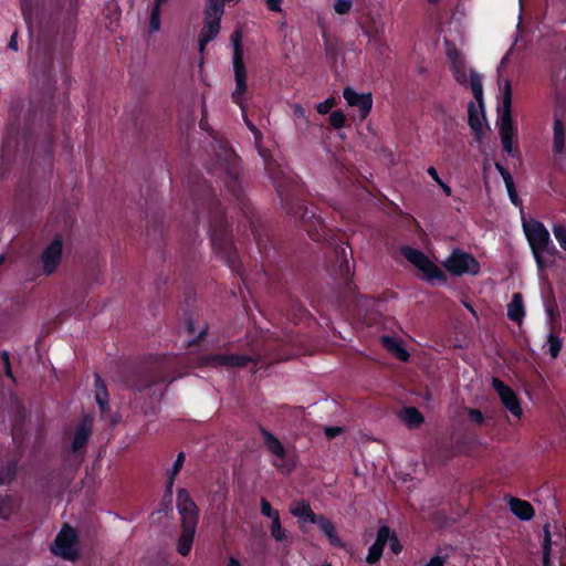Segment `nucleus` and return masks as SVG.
<instances>
[{"label":"nucleus","mask_w":566,"mask_h":566,"mask_svg":"<svg viewBox=\"0 0 566 566\" xmlns=\"http://www.w3.org/2000/svg\"><path fill=\"white\" fill-rule=\"evenodd\" d=\"M13 510V501L11 495H0V518L9 520Z\"/></svg>","instance_id":"obj_37"},{"label":"nucleus","mask_w":566,"mask_h":566,"mask_svg":"<svg viewBox=\"0 0 566 566\" xmlns=\"http://www.w3.org/2000/svg\"><path fill=\"white\" fill-rule=\"evenodd\" d=\"M290 512L293 516L311 524L315 523L318 517V515H316L311 509L310 503L305 500H301L296 504L292 505Z\"/></svg>","instance_id":"obj_25"},{"label":"nucleus","mask_w":566,"mask_h":566,"mask_svg":"<svg viewBox=\"0 0 566 566\" xmlns=\"http://www.w3.org/2000/svg\"><path fill=\"white\" fill-rule=\"evenodd\" d=\"M547 344H548V354L552 358H557L562 348H563V339L557 335L549 333L547 335Z\"/></svg>","instance_id":"obj_35"},{"label":"nucleus","mask_w":566,"mask_h":566,"mask_svg":"<svg viewBox=\"0 0 566 566\" xmlns=\"http://www.w3.org/2000/svg\"><path fill=\"white\" fill-rule=\"evenodd\" d=\"M95 401L101 410V413L108 411L109 395L102 377L95 374Z\"/></svg>","instance_id":"obj_26"},{"label":"nucleus","mask_w":566,"mask_h":566,"mask_svg":"<svg viewBox=\"0 0 566 566\" xmlns=\"http://www.w3.org/2000/svg\"><path fill=\"white\" fill-rule=\"evenodd\" d=\"M176 507L180 515L181 526H198L200 511L188 490L184 488L178 489Z\"/></svg>","instance_id":"obj_13"},{"label":"nucleus","mask_w":566,"mask_h":566,"mask_svg":"<svg viewBox=\"0 0 566 566\" xmlns=\"http://www.w3.org/2000/svg\"><path fill=\"white\" fill-rule=\"evenodd\" d=\"M485 119V115H482V109L480 108V113L475 107L473 102H470L468 105V124L472 129L475 139L480 140L483 135V120Z\"/></svg>","instance_id":"obj_21"},{"label":"nucleus","mask_w":566,"mask_h":566,"mask_svg":"<svg viewBox=\"0 0 566 566\" xmlns=\"http://www.w3.org/2000/svg\"><path fill=\"white\" fill-rule=\"evenodd\" d=\"M160 29V11L151 9L149 19V31L157 32Z\"/></svg>","instance_id":"obj_50"},{"label":"nucleus","mask_w":566,"mask_h":566,"mask_svg":"<svg viewBox=\"0 0 566 566\" xmlns=\"http://www.w3.org/2000/svg\"><path fill=\"white\" fill-rule=\"evenodd\" d=\"M470 87L471 92L479 104V108L483 111V85L482 77L479 73L470 71Z\"/></svg>","instance_id":"obj_30"},{"label":"nucleus","mask_w":566,"mask_h":566,"mask_svg":"<svg viewBox=\"0 0 566 566\" xmlns=\"http://www.w3.org/2000/svg\"><path fill=\"white\" fill-rule=\"evenodd\" d=\"M343 97L350 107L358 108L361 120L367 118L373 108L371 93L359 94L353 87L346 86L343 90Z\"/></svg>","instance_id":"obj_16"},{"label":"nucleus","mask_w":566,"mask_h":566,"mask_svg":"<svg viewBox=\"0 0 566 566\" xmlns=\"http://www.w3.org/2000/svg\"><path fill=\"white\" fill-rule=\"evenodd\" d=\"M512 88L511 83L507 81L503 88L502 107H501V125L500 137L503 150L511 156H514L513 137L515 128L512 120Z\"/></svg>","instance_id":"obj_9"},{"label":"nucleus","mask_w":566,"mask_h":566,"mask_svg":"<svg viewBox=\"0 0 566 566\" xmlns=\"http://www.w3.org/2000/svg\"><path fill=\"white\" fill-rule=\"evenodd\" d=\"M0 358L2 360L3 366L11 365L10 363V355L8 350H2L0 353Z\"/></svg>","instance_id":"obj_62"},{"label":"nucleus","mask_w":566,"mask_h":566,"mask_svg":"<svg viewBox=\"0 0 566 566\" xmlns=\"http://www.w3.org/2000/svg\"><path fill=\"white\" fill-rule=\"evenodd\" d=\"M221 19L205 15L203 27L199 33L198 44L199 51L202 53L206 45L211 42L220 32Z\"/></svg>","instance_id":"obj_17"},{"label":"nucleus","mask_w":566,"mask_h":566,"mask_svg":"<svg viewBox=\"0 0 566 566\" xmlns=\"http://www.w3.org/2000/svg\"><path fill=\"white\" fill-rule=\"evenodd\" d=\"M77 541L76 532L66 524L55 537L53 553L66 560L75 562L80 556L76 548Z\"/></svg>","instance_id":"obj_12"},{"label":"nucleus","mask_w":566,"mask_h":566,"mask_svg":"<svg viewBox=\"0 0 566 566\" xmlns=\"http://www.w3.org/2000/svg\"><path fill=\"white\" fill-rule=\"evenodd\" d=\"M227 566H242V565H241L239 559H237L233 556H230L229 559H228Z\"/></svg>","instance_id":"obj_64"},{"label":"nucleus","mask_w":566,"mask_h":566,"mask_svg":"<svg viewBox=\"0 0 566 566\" xmlns=\"http://www.w3.org/2000/svg\"><path fill=\"white\" fill-rule=\"evenodd\" d=\"M443 268L454 276L464 274L476 275L480 272L479 261L468 252L455 248L450 255L443 261Z\"/></svg>","instance_id":"obj_10"},{"label":"nucleus","mask_w":566,"mask_h":566,"mask_svg":"<svg viewBox=\"0 0 566 566\" xmlns=\"http://www.w3.org/2000/svg\"><path fill=\"white\" fill-rule=\"evenodd\" d=\"M271 536L276 542H284L286 541V531L282 527L281 518H273L271 526H270Z\"/></svg>","instance_id":"obj_38"},{"label":"nucleus","mask_w":566,"mask_h":566,"mask_svg":"<svg viewBox=\"0 0 566 566\" xmlns=\"http://www.w3.org/2000/svg\"><path fill=\"white\" fill-rule=\"evenodd\" d=\"M468 417H469V420L471 422H473L474 424L476 426H482L484 423V415L482 413V411H480L479 409H475V408H465L464 409Z\"/></svg>","instance_id":"obj_46"},{"label":"nucleus","mask_w":566,"mask_h":566,"mask_svg":"<svg viewBox=\"0 0 566 566\" xmlns=\"http://www.w3.org/2000/svg\"><path fill=\"white\" fill-rule=\"evenodd\" d=\"M343 432V428L342 427H334V426H331V427H326L325 430H324V433L325 436L328 438V439H335L336 437H338L340 433Z\"/></svg>","instance_id":"obj_52"},{"label":"nucleus","mask_w":566,"mask_h":566,"mask_svg":"<svg viewBox=\"0 0 566 566\" xmlns=\"http://www.w3.org/2000/svg\"><path fill=\"white\" fill-rule=\"evenodd\" d=\"M187 185L193 201V218L197 223L199 214L207 211L209 216V234L213 251L226 262L232 272L242 276V262L232 240V232L224 209L217 198L211 185L199 172L190 174Z\"/></svg>","instance_id":"obj_3"},{"label":"nucleus","mask_w":566,"mask_h":566,"mask_svg":"<svg viewBox=\"0 0 566 566\" xmlns=\"http://www.w3.org/2000/svg\"><path fill=\"white\" fill-rule=\"evenodd\" d=\"M543 566H552L551 564V552H552V535H551V526L546 523L543 527Z\"/></svg>","instance_id":"obj_31"},{"label":"nucleus","mask_w":566,"mask_h":566,"mask_svg":"<svg viewBox=\"0 0 566 566\" xmlns=\"http://www.w3.org/2000/svg\"><path fill=\"white\" fill-rule=\"evenodd\" d=\"M226 3L221 0H207L203 15L221 19L224 13Z\"/></svg>","instance_id":"obj_33"},{"label":"nucleus","mask_w":566,"mask_h":566,"mask_svg":"<svg viewBox=\"0 0 566 566\" xmlns=\"http://www.w3.org/2000/svg\"><path fill=\"white\" fill-rule=\"evenodd\" d=\"M492 387L496 391L501 403L505 409H507L514 417H521L523 412L521 401L514 390L496 377L492 378Z\"/></svg>","instance_id":"obj_14"},{"label":"nucleus","mask_w":566,"mask_h":566,"mask_svg":"<svg viewBox=\"0 0 566 566\" xmlns=\"http://www.w3.org/2000/svg\"><path fill=\"white\" fill-rule=\"evenodd\" d=\"M401 252L403 256L422 273L427 282L432 285L447 283V274L422 251L411 247H403Z\"/></svg>","instance_id":"obj_7"},{"label":"nucleus","mask_w":566,"mask_h":566,"mask_svg":"<svg viewBox=\"0 0 566 566\" xmlns=\"http://www.w3.org/2000/svg\"><path fill=\"white\" fill-rule=\"evenodd\" d=\"M224 186L241 206L244 220L239 223L238 229H243L244 235L255 242L262 258L263 270L266 272L268 266L276 264L281 253L274 243L269 228L245 201L240 186V170L237 165L226 169Z\"/></svg>","instance_id":"obj_4"},{"label":"nucleus","mask_w":566,"mask_h":566,"mask_svg":"<svg viewBox=\"0 0 566 566\" xmlns=\"http://www.w3.org/2000/svg\"><path fill=\"white\" fill-rule=\"evenodd\" d=\"M226 354H209L201 358V364L207 367H224Z\"/></svg>","instance_id":"obj_36"},{"label":"nucleus","mask_w":566,"mask_h":566,"mask_svg":"<svg viewBox=\"0 0 566 566\" xmlns=\"http://www.w3.org/2000/svg\"><path fill=\"white\" fill-rule=\"evenodd\" d=\"M233 46V71L235 80V90L232 93V101L242 111V118L249 130L253 134L255 145L259 146L263 139L261 130L249 119L245 112L244 94L247 93V67L243 61L242 32L235 30L231 34Z\"/></svg>","instance_id":"obj_5"},{"label":"nucleus","mask_w":566,"mask_h":566,"mask_svg":"<svg viewBox=\"0 0 566 566\" xmlns=\"http://www.w3.org/2000/svg\"><path fill=\"white\" fill-rule=\"evenodd\" d=\"M3 368H4V375L15 384L17 380H15V377L13 375L11 365L3 366Z\"/></svg>","instance_id":"obj_63"},{"label":"nucleus","mask_w":566,"mask_h":566,"mask_svg":"<svg viewBox=\"0 0 566 566\" xmlns=\"http://www.w3.org/2000/svg\"><path fill=\"white\" fill-rule=\"evenodd\" d=\"M552 230L560 248L566 251V227L560 223H555Z\"/></svg>","instance_id":"obj_41"},{"label":"nucleus","mask_w":566,"mask_h":566,"mask_svg":"<svg viewBox=\"0 0 566 566\" xmlns=\"http://www.w3.org/2000/svg\"><path fill=\"white\" fill-rule=\"evenodd\" d=\"M450 70L455 78V81L462 85L468 83L467 72L464 62H453V65H450Z\"/></svg>","instance_id":"obj_39"},{"label":"nucleus","mask_w":566,"mask_h":566,"mask_svg":"<svg viewBox=\"0 0 566 566\" xmlns=\"http://www.w3.org/2000/svg\"><path fill=\"white\" fill-rule=\"evenodd\" d=\"M423 566H444V562L440 556H434Z\"/></svg>","instance_id":"obj_61"},{"label":"nucleus","mask_w":566,"mask_h":566,"mask_svg":"<svg viewBox=\"0 0 566 566\" xmlns=\"http://www.w3.org/2000/svg\"><path fill=\"white\" fill-rule=\"evenodd\" d=\"M328 538L332 545H339V538L336 533L335 525L324 515H318L317 521L314 523Z\"/></svg>","instance_id":"obj_28"},{"label":"nucleus","mask_w":566,"mask_h":566,"mask_svg":"<svg viewBox=\"0 0 566 566\" xmlns=\"http://www.w3.org/2000/svg\"><path fill=\"white\" fill-rule=\"evenodd\" d=\"M523 230L531 248L538 271L546 268L543 254L557 255L558 251L554 245L551 234L543 222L536 219H523Z\"/></svg>","instance_id":"obj_6"},{"label":"nucleus","mask_w":566,"mask_h":566,"mask_svg":"<svg viewBox=\"0 0 566 566\" xmlns=\"http://www.w3.org/2000/svg\"><path fill=\"white\" fill-rule=\"evenodd\" d=\"M197 527L181 526V534L177 542V552L181 556H188L191 552Z\"/></svg>","instance_id":"obj_22"},{"label":"nucleus","mask_w":566,"mask_h":566,"mask_svg":"<svg viewBox=\"0 0 566 566\" xmlns=\"http://www.w3.org/2000/svg\"><path fill=\"white\" fill-rule=\"evenodd\" d=\"M384 548L385 546L374 542L368 548L366 562L370 565L376 564L381 558Z\"/></svg>","instance_id":"obj_40"},{"label":"nucleus","mask_w":566,"mask_h":566,"mask_svg":"<svg viewBox=\"0 0 566 566\" xmlns=\"http://www.w3.org/2000/svg\"><path fill=\"white\" fill-rule=\"evenodd\" d=\"M260 506H261V514L271 518L273 521V518H279L280 517V513L277 510H274L271 505V503L265 500V499H261V502H260Z\"/></svg>","instance_id":"obj_44"},{"label":"nucleus","mask_w":566,"mask_h":566,"mask_svg":"<svg viewBox=\"0 0 566 566\" xmlns=\"http://www.w3.org/2000/svg\"><path fill=\"white\" fill-rule=\"evenodd\" d=\"M21 10L31 40L29 65L36 81L42 82L46 101L41 107L31 101L22 129L20 114L23 106L20 102L11 104L3 142H55L53 88L56 81L53 76V67L57 31L54 27H44L42 22L35 30L31 4L28 0H21Z\"/></svg>","instance_id":"obj_1"},{"label":"nucleus","mask_w":566,"mask_h":566,"mask_svg":"<svg viewBox=\"0 0 566 566\" xmlns=\"http://www.w3.org/2000/svg\"><path fill=\"white\" fill-rule=\"evenodd\" d=\"M175 479H176L175 476L168 475L167 482H166L165 499L171 500Z\"/></svg>","instance_id":"obj_56"},{"label":"nucleus","mask_w":566,"mask_h":566,"mask_svg":"<svg viewBox=\"0 0 566 566\" xmlns=\"http://www.w3.org/2000/svg\"><path fill=\"white\" fill-rule=\"evenodd\" d=\"M146 234L148 238H151L153 235H158L160 240L164 239V224L163 222H151L147 224L146 227Z\"/></svg>","instance_id":"obj_45"},{"label":"nucleus","mask_w":566,"mask_h":566,"mask_svg":"<svg viewBox=\"0 0 566 566\" xmlns=\"http://www.w3.org/2000/svg\"><path fill=\"white\" fill-rule=\"evenodd\" d=\"M19 459H10L4 467L0 469V488L10 485L18 474Z\"/></svg>","instance_id":"obj_27"},{"label":"nucleus","mask_w":566,"mask_h":566,"mask_svg":"<svg viewBox=\"0 0 566 566\" xmlns=\"http://www.w3.org/2000/svg\"><path fill=\"white\" fill-rule=\"evenodd\" d=\"M510 509L512 513L522 521H530L535 515L533 505L524 500L511 499Z\"/></svg>","instance_id":"obj_24"},{"label":"nucleus","mask_w":566,"mask_h":566,"mask_svg":"<svg viewBox=\"0 0 566 566\" xmlns=\"http://www.w3.org/2000/svg\"><path fill=\"white\" fill-rule=\"evenodd\" d=\"M258 429L263 438V444L266 450L280 460V462L276 460L273 461V467H275L282 474L291 473L294 469V464L285 462L287 451L283 443L263 426L259 424Z\"/></svg>","instance_id":"obj_11"},{"label":"nucleus","mask_w":566,"mask_h":566,"mask_svg":"<svg viewBox=\"0 0 566 566\" xmlns=\"http://www.w3.org/2000/svg\"><path fill=\"white\" fill-rule=\"evenodd\" d=\"M254 363V358L244 354H226L224 367L226 368H234V367H244L249 363Z\"/></svg>","instance_id":"obj_32"},{"label":"nucleus","mask_w":566,"mask_h":566,"mask_svg":"<svg viewBox=\"0 0 566 566\" xmlns=\"http://www.w3.org/2000/svg\"><path fill=\"white\" fill-rule=\"evenodd\" d=\"M401 418L410 429L419 428L424 421L422 413L416 407H405Z\"/></svg>","instance_id":"obj_29"},{"label":"nucleus","mask_w":566,"mask_h":566,"mask_svg":"<svg viewBox=\"0 0 566 566\" xmlns=\"http://www.w3.org/2000/svg\"><path fill=\"white\" fill-rule=\"evenodd\" d=\"M208 334V326H205L200 333L198 334V336L190 340L188 346H196V345H199L201 340H203V338L206 337V335Z\"/></svg>","instance_id":"obj_57"},{"label":"nucleus","mask_w":566,"mask_h":566,"mask_svg":"<svg viewBox=\"0 0 566 566\" xmlns=\"http://www.w3.org/2000/svg\"><path fill=\"white\" fill-rule=\"evenodd\" d=\"M329 125L335 129H340L346 124V116L342 111H334L329 114Z\"/></svg>","instance_id":"obj_42"},{"label":"nucleus","mask_w":566,"mask_h":566,"mask_svg":"<svg viewBox=\"0 0 566 566\" xmlns=\"http://www.w3.org/2000/svg\"><path fill=\"white\" fill-rule=\"evenodd\" d=\"M264 168L269 174L280 198L281 206L286 214L294 218L304 228L308 237L316 242H325L333 247L337 258H340V270L349 272L346 249L337 243L336 234L324 220L317 216L316 208L305 206V189L302 181L286 174L274 160H264Z\"/></svg>","instance_id":"obj_2"},{"label":"nucleus","mask_w":566,"mask_h":566,"mask_svg":"<svg viewBox=\"0 0 566 566\" xmlns=\"http://www.w3.org/2000/svg\"><path fill=\"white\" fill-rule=\"evenodd\" d=\"M507 190V195H509V198L511 200V202L515 206V207H521L522 206V201L516 192V188L515 186L512 187V188H509L506 189Z\"/></svg>","instance_id":"obj_55"},{"label":"nucleus","mask_w":566,"mask_h":566,"mask_svg":"<svg viewBox=\"0 0 566 566\" xmlns=\"http://www.w3.org/2000/svg\"><path fill=\"white\" fill-rule=\"evenodd\" d=\"M8 48L13 51H18V32L14 31L10 38Z\"/></svg>","instance_id":"obj_60"},{"label":"nucleus","mask_w":566,"mask_h":566,"mask_svg":"<svg viewBox=\"0 0 566 566\" xmlns=\"http://www.w3.org/2000/svg\"><path fill=\"white\" fill-rule=\"evenodd\" d=\"M384 345H386L401 361L409 359V353L392 337L385 336L382 338Z\"/></svg>","instance_id":"obj_34"},{"label":"nucleus","mask_w":566,"mask_h":566,"mask_svg":"<svg viewBox=\"0 0 566 566\" xmlns=\"http://www.w3.org/2000/svg\"><path fill=\"white\" fill-rule=\"evenodd\" d=\"M447 57L450 62V65H453V62H462L461 53L454 45H450V43L447 41Z\"/></svg>","instance_id":"obj_49"},{"label":"nucleus","mask_w":566,"mask_h":566,"mask_svg":"<svg viewBox=\"0 0 566 566\" xmlns=\"http://www.w3.org/2000/svg\"><path fill=\"white\" fill-rule=\"evenodd\" d=\"M388 543H389L390 551L395 555H398L402 551V545L400 544L397 535H392L391 539Z\"/></svg>","instance_id":"obj_53"},{"label":"nucleus","mask_w":566,"mask_h":566,"mask_svg":"<svg viewBox=\"0 0 566 566\" xmlns=\"http://www.w3.org/2000/svg\"><path fill=\"white\" fill-rule=\"evenodd\" d=\"M427 172L428 175L433 179V181L439 185L442 179L440 178L437 169L433 167V166H430L428 169H427Z\"/></svg>","instance_id":"obj_59"},{"label":"nucleus","mask_w":566,"mask_h":566,"mask_svg":"<svg viewBox=\"0 0 566 566\" xmlns=\"http://www.w3.org/2000/svg\"><path fill=\"white\" fill-rule=\"evenodd\" d=\"M185 459H186V455L185 453L181 451L178 453L168 475H171V476H177V474L180 472L184 463H185Z\"/></svg>","instance_id":"obj_51"},{"label":"nucleus","mask_w":566,"mask_h":566,"mask_svg":"<svg viewBox=\"0 0 566 566\" xmlns=\"http://www.w3.org/2000/svg\"><path fill=\"white\" fill-rule=\"evenodd\" d=\"M167 379L168 376L157 369H146L137 377L134 387L142 392L154 385L167 381Z\"/></svg>","instance_id":"obj_19"},{"label":"nucleus","mask_w":566,"mask_h":566,"mask_svg":"<svg viewBox=\"0 0 566 566\" xmlns=\"http://www.w3.org/2000/svg\"><path fill=\"white\" fill-rule=\"evenodd\" d=\"M63 254V242L60 235H56L41 254L43 272L46 275L53 274L59 268Z\"/></svg>","instance_id":"obj_15"},{"label":"nucleus","mask_w":566,"mask_h":566,"mask_svg":"<svg viewBox=\"0 0 566 566\" xmlns=\"http://www.w3.org/2000/svg\"><path fill=\"white\" fill-rule=\"evenodd\" d=\"M566 142V127L563 118L557 111L554 115L553 123V153L555 157H564Z\"/></svg>","instance_id":"obj_18"},{"label":"nucleus","mask_w":566,"mask_h":566,"mask_svg":"<svg viewBox=\"0 0 566 566\" xmlns=\"http://www.w3.org/2000/svg\"><path fill=\"white\" fill-rule=\"evenodd\" d=\"M501 177L505 184L506 189L515 186L513 176L511 175V172L509 170L505 174H502Z\"/></svg>","instance_id":"obj_58"},{"label":"nucleus","mask_w":566,"mask_h":566,"mask_svg":"<svg viewBox=\"0 0 566 566\" xmlns=\"http://www.w3.org/2000/svg\"><path fill=\"white\" fill-rule=\"evenodd\" d=\"M92 436V426L88 420H83L75 429L71 450L73 453H78L85 449Z\"/></svg>","instance_id":"obj_20"},{"label":"nucleus","mask_w":566,"mask_h":566,"mask_svg":"<svg viewBox=\"0 0 566 566\" xmlns=\"http://www.w3.org/2000/svg\"><path fill=\"white\" fill-rule=\"evenodd\" d=\"M392 535H396L395 533H391L389 526L382 525L378 528L376 543L386 546V544L391 539Z\"/></svg>","instance_id":"obj_43"},{"label":"nucleus","mask_w":566,"mask_h":566,"mask_svg":"<svg viewBox=\"0 0 566 566\" xmlns=\"http://www.w3.org/2000/svg\"><path fill=\"white\" fill-rule=\"evenodd\" d=\"M71 12L64 21L57 63L61 71H66L72 63V43L77 28V1L71 0Z\"/></svg>","instance_id":"obj_8"},{"label":"nucleus","mask_w":566,"mask_h":566,"mask_svg":"<svg viewBox=\"0 0 566 566\" xmlns=\"http://www.w3.org/2000/svg\"><path fill=\"white\" fill-rule=\"evenodd\" d=\"M353 7L352 0H336L334 2V10L336 13L343 15L347 14Z\"/></svg>","instance_id":"obj_48"},{"label":"nucleus","mask_w":566,"mask_h":566,"mask_svg":"<svg viewBox=\"0 0 566 566\" xmlns=\"http://www.w3.org/2000/svg\"><path fill=\"white\" fill-rule=\"evenodd\" d=\"M336 105V99L334 97H328L325 101L321 102L316 106V111L321 115H326L331 113L332 108Z\"/></svg>","instance_id":"obj_47"},{"label":"nucleus","mask_w":566,"mask_h":566,"mask_svg":"<svg viewBox=\"0 0 566 566\" xmlns=\"http://www.w3.org/2000/svg\"><path fill=\"white\" fill-rule=\"evenodd\" d=\"M266 8L272 12H281L282 11V2L283 0H264Z\"/></svg>","instance_id":"obj_54"},{"label":"nucleus","mask_w":566,"mask_h":566,"mask_svg":"<svg viewBox=\"0 0 566 566\" xmlns=\"http://www.w3.org/2000/svg\"><path fill=\"white\" fill-rule=\"evenodd\" d=\"M525 316V307L523 295L518 292L512 295L511 302L507 304V317L517 324H521Z\"/></svg>","instance_id":"obj_23"}]
</instances>
